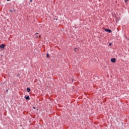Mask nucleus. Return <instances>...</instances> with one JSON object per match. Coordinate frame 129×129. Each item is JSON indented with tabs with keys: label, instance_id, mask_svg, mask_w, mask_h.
Returning a JSON list of instances; mask_svg holds the SVG:
<instances>
[{
	"label": "nucleus",
	"instance_id": "nucleus-12",
	"mask_svg": "<svg viewBox=\"0 0 129 129\" xmlns=\"http://www.w3.org/2000/svg\"><path fill=\"white\" fill-rule=\"evenodd\" d=\"M10 0H7V1H8V2H9V1H10Z\"/></svg>",
	"mask_w": 129,
	"mask_h": 129
},
{
	"label": "nucleus",
	"instance_id": "nucleus-7",
	"mask_svg": "<svg viewBox=\"0 0 129 129\" xmlns=\"http://www.w3.org/2000/svg\"><path fill=\"white\" fill-rule=\"evenodd\" d=\"M46 57L47 58H49V53H47V55H46Z\"/></svg>",
	"mask_w": 129,
	"mask_h": 129
},
{
	"label": "nucleus",
	"instance_id": "nucleus-14",
	"mask_svg": "<svg viewBox=\"0 0 129 129\" xmlns=\"http://www.w3.org/2000/svg\"><path fill=\"white\" fill-rule=\"evenodd\" d=\"M37 38H38V36H37Z\"/></svg>",
	"mask_w": 129,
	"mask_h": 129
},
{
	"label": "nucleus",
	"instance_id": "nucleus-11",
	"mask_svg": "<svg viewBox=\"0 0 129 129\" xmlns=\"http://www.w3.org/2000/svg\"><path fill=\"white\" fill-rule=\"evenodd\" d=\"M33 108H34V109H35L36 108H35V107H33Z\"/></svg>",
	"mask_w": 129,
	"mask_h": 129
},
{
	"label": "nucleus",
	"instance_id": "nucleus-1",
	"mask_svg": "<svg viewBox=\"0 0 129 129\" xmlns=\"http://www.w3.org/2000/svg\"><path fill=\"white\" fill-rule=\"evenodd\" d=\"M116 61V59L115 58H111V62L113 63H115Z\"/></svg>",
	"mask_w": 129,
	"mask_h": 129
},
{
	"label": "nucleus",
	"instance_id": "nucleus-9",
	"mask_svg": "<svg viewBox=\"0 0 129 129\" xmlns=\"http://www.w3.org/2000/svg\"><path fill=\"white\" fill-rule=\"evenodd\" d=\"M111 45H112V43H109V46H111Z\"/></svg>",
	"mask_w": 129,
	"mask_h": 129
},
{
	"label": "nucleus",
	"instance_id": "nucleus-4",
	"mask_svg": "<svg viewBox=\"0 0 129 129\" xmlns=\"http://www.w3.org/2000/svg\"><path fill=\"white\" fill-rule=\"evenodd\" d=\"M78 50H79L78 48H75V52L77 53L78 52Z\"/></svg>",
	"mask_w": 129,
	"mask_h": 129
},
{
	"label": "nucleus",
	"instance_id": "nucleus-5",
	"mask_svg": "<svg viewBox=\"0 0 129 129\" xmlns=\"http://www.w3.org/2000/svg\"><path fill=\"white\" fill-rule=\"evenodd\" d=\"M25 98L26 100H30V97H29V96H28L27 97H26V96H25Z\"/></svg>",
	"mask_w": 129,
	"mask_h": 129
},
{
	"label": "nucleus",
	"instance_id": "nucleus-3",
	"mask_svg": "<svg viewBox=\"0 0 129 129\" xmlns=\"http://www.w3.org/2000/svg\"><path fill=\"white\" fill-rule=\"evenodd\" d=\"M5 46L4 45V44H2L1 45H0V48L1 49H4L5 48Z\"/></svg>",
	"mask_w": 129,
	"mask_h": 129
},
{
	"label": "nucleus",
	"instance_id": "nucleus-2",
	"mask_svg": "<svg viewBox=\"0 0 129 129\" xmlns=\"http://www.w3.org/2000/svg\"><path fill=\"white\" fill-rule=\"evenodd\" d=\"M105 31L107 32H109V33H111V30L110 29H105Z\"/></svg>",
	"mask_w": 129,
	"mask_h": 129
},
{
	"label": "nucleus",
	"instance_id": "nucleus-8",
	"mask_svg": "<svg viewBox=\"0 0 129 129\" xmlns=\"http://www.w3.org/2000/svg\"><path fill=\"white\" fill-rule=\"evenodd\" d=\"M128 1V0H124V2L126 3Z\"/></svg>",
	"mask_w": 129,
	"mask_h": 129
},
{
	"label": "nucleus",
	"instance_id": "nucleus-6",
	"mask_svg": "<svg viewBox=\"0 0 129 129\" xmlns=\"http://www.w3.org/2000/svg\"><path fill=\"white\" fill-rule=\"evenodd\" d=\"M27 92H30V91H31L30 88H27Z\"/></svg>",
	"mask_w": 129,
	"mask_h": 129
},
{
	"label": "nucleus",
	"instance_id": "nucleus-13",
	"mask_svg": "<svg viewBox=\"0 0 129 129\" xmlns=\"http://www.w3.org/2000/svg\"><path fill=\"white\" fill-rule=\"evenodd\" d=\"M10 12H12V10H10Z\"/></svg>",
	"mask_w": 129,
	"mask_h": 129
},
{
	"label": "nucleus",
	"instance_id": "nucleus-10",
	"mask_svg": "<svg viewBox=\"0 0 129 129\" xmlns=\"http://www.w3.org/2000/svg\"><path fill=\"white\" fill-rule=\"evenodd\" d=\"M32 2H33L32 0H30L31 3H32Z\"/></svg>",
	"mask_w": 129,
	"mask_h": 129
}]
</instances>
